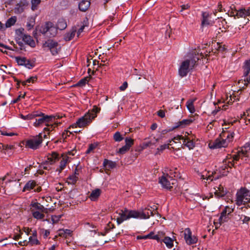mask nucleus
<instances>
[{
	"label": "nucleus",
	"instance_id": "obj_1",
	"mask_svg": "<svg viewBox=\"0 0 250 250\" xmlns=\"http://www.w3.org/2000/svg\"><path fill=\"white\" fill-rule=\"evenodd\" d=\"M197 53L198 56L199 54H200V56L202 57V58L204 57L202 52L200 53L199 51L198 52L196 51L194 53ZM199 60L200 58L196 55H195V56L192 58L185 60L181 63L180 66L178 71L179 75L182 77L187 76L189 71L197 65V62Z\"/></svg>",
	"mask_w": 250,
	"mask_h": 250
},
{
	"label": "nucleus",
	"instance_id": "obj_2",
	"mask_svg": "<svg viewBox=\"0 0 250 250\" xmlns=\"http://www.w3.org/2000/svg\"><path fill=\"white\" fill-rule=\"evenodd\" d=\"M139 213L134 210H129L126 208L117 210L114 213V219L116 220L118 225L131 218H136L139 216Z\"/></svg>",
	"mask_w": 250,
	"mask_h": 250
},
{
	"label": "nucleus",
	"instance_id": "obj_3",
	"mask_svg": "<svg viewBox=\"0 0 250 250\" xmlns=\"http://www.w3.org/2000/svg\"><path fill=\"white\" fill-rule=\"evenodd\" d=\"M101 110L100 108L96 105H94L92 109L85 114L83 116L78 119L76 122V125L79 127H83L89 125L95 117H97V114Z\"/></svg>",
	"mask_w": 250,
	"mask_h": 250
},
{
	"label": "nucleus",
	"instance_id": "obj_4",
	"mask_svg": "<svg viewBox=\"0 0 250 250\" xmlns=\"http://www.w3.org/2000/svg\"><path fill=\"white\" fill-rule=\"evenodd\" d=\"M37 114L40 115L37 116V117H39V118L36 119L35 122L34 123V125L36 127H38L43 124L48 125V123L52 122L53 119L55 118V117L53 116L46 115L42 112L39 113L37 112Z\"/></svg>",
	"mask_w": 250,
	"mask_h": 250
},
{
	"label": "nucleus",
	"instance_id": "obj_5",
	"mask_svg": "<svg viewBox=\"0 0 250 250\" xmlns=\"http://www.w3.org/2000/svg\"><path fill=\"white\" fill-rule=\"evenodd\" d=\"M157 207L156 206L153 207H149L142 208L141 211H137L139 213V216L137 218L141 219H147L150 216H153L156 213H158L156 210Z\"/></svg>",
	"mask_w": 250,
	"mask_h": 250
},
{
	"label": "nucleus",
	"instance_id": "obj_6",
	"mask_svg": "<svg viewBox=\"0 0 250 250\" xmlns=\"http://www.w3.org/2000/svg\"><path fill=\"white\" fill-rule=\"evenodd\" d=\"M44 48H47L50 51L53 55H56L61 50V47L58 42L52 40H48L43 44Z\"/></svg>",
	"mask_w": 250,
	"mask_h": 250
},
{
	"label": "nucleus",
	"instance_id": "obj_7",
	"mask_svg": "<svg viewBox=\"0 0 250 250\" xmlns=\"http://www.w3.org/2000/svg\"><path fill=\"white\" fill-rule=\"evenodd\" d=\"M42 142V133L34 137L33 138L27 140L26 142L25 146L28 148L37 149Z\"/></svg>",
	"mask_w": 250,
	"mask_h": 250
},
{
	"label": "nucleus",
	"instance_id": "obj_8",
	"mask_svg": "<svg viewBox=\"0 0 250 250\" xmlns=\"http://www.w3.org/2000/svg\"><path fill=\"white\" fill-rule=\"evenodd\" d=\"M175 182L176 180L173 179L168 174H166V175H163L159 178V183L163 187L170 190L172 188L171 185L175 184Z\"/></svg>",
	"mask_w": 250,
	"mask_h": 250
},
{
	"label": "nucleus",
	"instance_id": "obj_9",
	"mask_svg": "<svg viewBox=\"0 0 250 250\" xmlns=\"http://www.w3.org/2000/svg\"><path fill=\"white\" fill-rule=\"evenodd\" d=\"M23 31L24 29L22 28L19 29V30H17V33L19 36L22 39V40L24 42L31 47H34L35 45V42L32 39V38L30 36L24 34L23 33Z\"/></svg>",
	"mask_w": 250,
	"mask_h": 250
},
{
	"label": "nucleus",
	"instance_id": "obj_10",
	"mask_svg": "<svg viewBox=\"0 0 250 250\" xmlns=\"http://www.w3.org/2000/svg\"><path fill=\"white\" fill-rule=\"evenodd\" d=\"M236 196L241 197V198L244 200L243 205H247L250 202V198H247V196H250V192L245 188H241L237 192Z\"/></svg>",
	"mask_w": 250,
	"mask_h": 250
},
{
	"label": "nucleus",
	"instance_id": "obj_11",
	"mask_svg": "<svg viewBox=\"0 0 250 250\" xmlns=\"http://www.w3.org/2000/svg\"><path fill=\"white\" fill-rule=\"evenodd\" d=\"M236 196L241 197V198L244 200L243 205H247L250 202V198H247V196H250V192L245 188H241L237 192Z\"/></svg>",
	"mask_w": 250,
	"mask_h": 250
},
{
	"label": "nucleus",
	"instance_id": "obj_12",
	"mask_svg": "<svg viewBox=\"0 0 250 250\" xmlns=\"http://www.w3.org/2000/svg\"><path fill=\"white\" fill-rule=\"evenodd\" d=\"M233 211V209L227 206L224 208L220 216V225L222 223L227 222L229 219V215Z\"/></svg>",
	"mask_w": 250,
	"mask_h": 250
},
{
	"label": "nucleus",
	"instance_id": "obj_13",
	"mask_svg": "<svg viewBox=\"0 0 250 250\" xmlns=\"http://www.w3.org/2000/svg\"><path fill=\"white\" fill-rule=\"evenodd\" d=\"M184 238L186 243L188 245L195 244L197 241V238L192 236V233L189 228H186L184 232Z\"/></svg>",
	"mask_w": 250,
	"mask_h": 250
},
{
	"label": "nucleus",
	"instance_id": "obj_14",
	"mask_svg": "<svg viewBox=\"0 0 250 250\" xmlns=\"http://www.w3.org/2000/svg\"><path fill=\"white\" fill-rule=\"evenodd\" d=\"M163 235L162 232H158L157 235H154V233L153 231L150 232L149 234L146 235L141 236L139 235L137 236V239H152L156 240L158 242L160 241L161 237Z\"/></svg>",
	"mask_w": 250,
	"mask_h": 250
},
{
	"label": "nucleus",
	"instance_id": "obj_15",
	"mask_svg": "<svg viewBox=\"0 0 250 250\" xmlns=\"http://www.w3.org/2000/svg\"><path fill=\"white\" fill-rule=\"evenodd\" d=\"M220 199L225 200L227 202L231 201V193L226 189L224 190V188L220 185Z\"/></svg>",
	"mask_w": 250,
	"mask_h": 250
},
{
	"label": "nucleus",
	"instance_id": "obj_16",
	"mask_svg": "<svg viewBox=\"0 0 250 250\" xmlns=\"http://www.w3.org/2000/svg\"><path fill=\"white\" fill-rule=\"evenodd\" d=\"M233 133H227V138H220V148L225 147L228 146V144L232 140L233 138Z\"/></svg>",
	"mask_w": 250,
	"mask_h": 250
},
{
	"label": "nucleus",
	"instance_id": "obj_17",
	"mask_svg": "<svg viewBox=\"0 0 250 250\" xmlns=\"http://www.w3.org/2000/svg\"><path fill=\"white\" fill-rule=\"evenodd\" d=\"M235 16H236L237 18H245L246 17L250 16V7L247 10L245 8H241L239 10L235 9Z\"/></svg>",
	"mask_w": 250,
	"mask_h": 250
},
{
	"label": "nucleus",
	"instance_id": "obj_18",
	"mask_svg": "<svg viewBox=\"0 0 250 250\" xmlns=\"http://www.w3.org/2000/svg\"><path fill=\"white\" fill-rule=\"evenodd\" d=\"M30 206L33 208L31 209H34V210L41 211L42 213H48V209L44 208L42 205L38 202L32 203Z\"/></svg>",
	"mask_w": 250,
	"mask_h": 250
},
{
	"label": "nucleus",
	"instance_id": "obj_19",
	"mask_svg": "<svg viewBox=\"0 0 250 250\" xmlns=\"http://www.w3.org/2000/svg\"><path fill=\"white\" fill-rule=\"evenodd\" d=\"M90 2L89 0H82L79 4V9L82 12H85L89 7Z\"/></svg>",
	"mask_w": 250,
	"mask_h": 250
},
{
	"label": "nucleus",
	"instance_id": "obj_20",
	"mask_svg": "<svg viewBox=\"0 0 250 250\" xmlns=\"http://www.w3.org/2000/svg\"><path fill=\"white\" fill-rule=\"evenodd\" d=\"M47 160L48 163L53 165L59 160V154L56 152H53L48 155Z\"/></svg>",
	"mask_w": 250,
	"mask_h": 250
},
{
	"label": "nucleus",
	"instance_id": "obj_21",
	"mask_svg": "<svg viewBox=\"0 0 250 250\" xmlns=\"http://www.w3.org/2000/svg\"><path fill=\"white\" fill-rule=\"evenodd\" d=\"M183 145L187 146L189 149H192L194 147V144L192 140L188 137L184 138Z\"/></svg>",
	"mask_w": 250,
	"mask_h": 250
},
{
	"label": "nucleus",
	"instance_id": "obj_22",
	"mask_svg": "<svg viewBox=\"0 0 250 250\" xmlns=\"http://www.w3.org/2000/svg\"><path fill=\"white\" fill-rule=\"evenodd\" d=\"M36 186V183L34 180L29 181L24 186L22 191H29L33 189Z\"/></svg>",
	"mask_w": 250,
	"mask_h": 250
},
{
	"label": "nucleus",
	"instance_id": "obj_23",
	"mask_svg": "<svg viewBox=\"0 0 250 250\" xmlns=\"http://www.w3.org/2000/svg\"><path fill=\"white\" fill-rule=\"evenodd\" d=\"M52 26V22L48 21L46 22L44 25L41 26L40 31L42 34H47L48 35V31H49V28Z\"/></svg>",
	"mask_w": 250,
	"mask_h": 250
},
{
	"label": "nucleus",
	"instance_id": "obj_24",
	"mask_svg": "<svg viewBox=\"0 0 250 250\" xmlns=\"http://www.w3.org/2000/svg\"><path fill=\"white\" fill-rule=\"evenodd\" d=\"M247 150H242L239 151L237 154L234 155L233 156V160L238 161L240 158L242 159L243 157H247Z\"/></svg>",
	"mask_w": 250,
	"mask_h": 250
},
{
	"label": "nucleus",
	"instance_id": "obj_25",
	"mask_svg": "<svg viewBox=\"0 0 250 250\" xmlns=\"http://www.w3.org/2000/svg\"><path fill=\"white\" fill-rule=\"evenodd\" d=\"M101 193V189L99 188H96L92 191L90 195V198L92 201H95L98 199V198L100 196Z\"/></svg>",
	"mask_w": 250,
	"mask_h": 250
},
{
	"label": "nucleus",
	"instance_id": "obj_26",
	"mask_svg": "<svg viewBox=\"0 0 250 250\" xmlns=\"http://www.w3.org/2000/svg\"><path fill=\"white\" fill-rule=\"evenodd\" d=\"M243 68L244 69V76L246 77L250 72V59L245 62Z\"/></svg>",
	"mask_w": 250,
	"mask_h": 250
},
{
	"label": "nucleus",
	"instance_id": "obj_27",
	"mask_svg": "<svg viewBox=\"0 0 250 250\" xmlns=\"http://www.w3.org/2000/svg\"><path fill=\"white\" fill-rule=\"evenodd\" d=\"M67 27V23L65 20L63 19H59L57 24V28L60 30H64Z\"/></svg>",
	"mask_w": 250,
	"mask_h": 250
},
{
	"label": "nucleus",
	"instance_id": "obj_28",
	"mask_svg": "<svg viewBox=\"0 0 250 250\" xmlns=\"http://www.w3.org/2000/svg\"><path fill=\"white\" fill-rule=\"evenodd\" d=\"M208 147L211 149H217L219 148V138L215 140H210L208 143Z\"/></svg>",
	"mask_w": 250,
	"mask_h": 250
},
{
	"label": "nucleus",
	"instance_id": "obj_29",
	"mask_svg": "<svg viewBox=\"0 0 250 250\" xmlns=\"http://www.w3.org/2000/svg\"><path fill=\"white\" fill-rule=\"evenodd\" d=\"M193 121H194V119H193L192 118H190L189 119L183 120L182 121L179 122V125L177 126V127H178V126L185 127L186 125H190L191 123H192L193 122Z\"/></svg>",
	"mask_w": 250,
	"mask_h": 250
},
{
	"label": "nucleus",
	"instance_id": "obj_30",
	"mask_svg": "<svg viewBox=\"0 0 250 250\" xmlns=\"http://www.w3.org/2000/svg\"><path fill=\"white\" fill-rule=\"evenodd\" d=\"M116 163L107 159H104L103 162V166L104 167H108L109 168H113L116 167Z\"/></svg>",
	"mask_w": 250,
	"mask_h": 250
},
{
	"label": "nucleus",
	"instance_id": "obj_31",
	"mask_svg": "<svg viewBox=\"0 0 250 250\" xmlns=\"http://www.w3.org/2000/svg\"><path fill=\"white\" fill-rule=\"evenodd\" d=\"M209 17V15L208 13L204 12L202 13V26H204L206 25H208L209 22L208 21V19Z\"/></svg>",
	"mask_w": 250,
	"mask_h": 250
},
{
	"label": "nucleus",
	"instance_id": "obj_32",
	"mask_svg": "<svg viewBox=\"0 0 250 250\" xmlns=\"http://www.w3.org/2000/svg\"><path fill=\"white\" fill-rule=\"evenodd\" d=\"M76 29L72 30L70 32H68L64 35V40L65 41H69L71 40L75 36Z\"/></svg>",
	"mask_w": 250,
	"mask_h": 250
},
{
	"label": "nucleus",
	"instance_id": "obj_33",
	"mask_svg": "<svg viewBox=\"0 0 250 250\" xmlns=\"http://www.w3.org/2000/svg\"><path fill=\"white\" fill-rule=\"evenodd\" d=\"M31 211L33 217L37 219H42L44 217V215L41 211H36L34 209H31Z\"/></svg>",
	"mask_w": 250,
	"mask_h": 250
},
{
	"label": "nucleus",
	"instance_id": "obj_34",
	"mask_svg": "<svg viewBox=\"0 0 250 250\" xmlns=\"http://www.w3.org/2000/svg\"><path fill=\"white\" fill-rule=\"evenodd\" d=\"M163 241L166 245L167 247L169 249L173 246V241L169 237H165Z\"/></svg>",
	"mask_w": 250,
	"mask_h": 250
},
{
	"label": "nucleus",
	"instance_id": "obj_35",
	"mask_svg": "<svg viewBox=\"0 0 250 250\" xmlns=\"http://www.w3.org/2000/svg\"><path fill=\"white\" fill-rule=\"evenodd\" d=\"M39 115H40L37 114V112H36L32 114H29L26 116H24L22 114H21L20 116L21 118H22L23 120H31L37 117V116Z\"/></svg>",
	"mask_w": 250,
	"mask_h": 250
},
{
	"label": "nucleus",
	"instance_id": "obj_36",
	"mask_svg": "<svg viewBox=\"0 0 250 250\" xmlns=\"http://www.w3.org/2000/svg\"><path fill=\"white\" fill-rule=\"evenodd\" d=\"M62 159L60 162V167L64 168L68 163V157L67 155H62Z\"/></svg>",
	"mask_w": 250,
	"mask_h": 250
},
{
	"label": "nucleus",
	"instance_id": "obj_37",
	"mask_svg": "<svg viewBox=\"0 0 250 250\" xmlns=\"http://www.w3.org/2000/svg\"><path fill=\"white\" fill-rule=\"evenodd\" d=\"M58 28L54 26L53 23H52V26L49 28V31H48V34H49V36L50 37H54L57 34Z\"/></svg>",
	"mask_w": 250,
	"mask_h": 250
},
{
	"label": "nucleus",
	"instance_id": "obj_38",
	"mask_svg": "<svg viewBox=\"0 0 250 250\" xmlns=\"http://www.w3.org/2000/svg\"><path fill=\"white\" fill-rule=\"evenodd\" d=\"M187 106L188 110L190 113H193L195 111V109L193 104V101H188L187 102Z\"/></svg>",
	"mask_w": 250,
	"mask_h": 250
},
{
	"label": "nucleus",
	"instance_id": "obj_39",
	"mask_svg": "<svg viewBox=\"0 0 250 250\" xmlns=\"http://www.w3.org/2000/svg\"><path fill=\"white\" fill-rule=\"evenodd\" d=\"M16 22V17H12L9 18L6 22L5 26L6 27H10L13 25Z\"/></svg>",
	"mask_w": 250,
	"mask_h": 250
},
{
	"label": "nucleus",
	"instance_id": "obj_40",
	"mask_svg": "<svg viewBox=\"0 0 250 250\" xmlns=\"http://www.w3.org/2000/svg\"><path fill=\"white\" fill-rule=\"evenodd\" d=\"M41 0H31V9L35 11L38 9L39 5L41 3Z\"/></svg>",
	"mask_w": 250,
	"mask_h": 250
},
{
	"label": "nucleus",
	"instance_id": "obj_41",
	"mask_svg": "<svg viewBox=\"0 0 250 250\" xmlns=\"http://www.w3.org/2000/svg\"><path fill=\"white\" fill-rule=\"evenodd\" d=\"M89 77H86L79 81L76 84V86H83L88 82V79L91 78V75H89Z\"/></svg>",
	"mask_w": 250,
	"mask_h": 250
},
{
	"label": "nucleus",
	"instance_id": "obj_42",
	"mask_svg": "<svg viewBox=\"0 0 250 250\" xmlns=\"http://www.w3.org/2000/svg\"><path fill=\"white\" fill-rule=\"evenodd\" d=\"M15 60L19 65H24L26 61V59L25 57H16Z\"/></svg>",
	"mask_w": 250,
	"mask_h": 250
},
{
	"label": "nucleus",
	"instance_id": "obj_43",
	"mask_svg": "<svg viewBox=\"0 0 250 250\" xmlns=\"http://www.w3.org/2000/svg\"><path fill=\"white\" fill-rule=\"evenodd\" d=\"M68 180H69V181H68V184L74 185L78 181V176L76 175H71L69 176Z\"/></svg>",
	"mask_w": 250,
	"mask_h": 250
},
{
	"label": "nucleus",
	"instance_id": "obj_44",
	"mask_svg": "<svg viewBox=\"0 0 250 250\" xmlns=\"http://www.w3.org/2000/svg\"><path fill=\"white\" fill-rule=\"evenodd\" d=\"M28 244L30 243L31 245H39L40 242L37 239V238H34L32 236H30L29 238V241H27Z\"/></svg>",
	"mask_w": 250,
	"mask_h": 250
},
{
	"label": "nucleus",
	"instance_id": "obj_45",
	"mask_svg": "<svg viewBox=\"0 0 250 250\" xmlns=\"http://www.w3.org/2000/svg\"><path fill=\"white\" fill-rule=\"evenodd\" d=\"M125 146L130 148L134 144V140L130 138L126 137L125 139Z\"/></svg>",
	"mask_w": 250,
	"mask_h": 250
},
{
	"label": "nucleus",
	"instance_id": "obj_46",
	"mask_svg": "<svg viewBox=\"0 0 250 250\" xmlns=\"http://www.w3.org/2000/svg\"><path fill=\"white\" fill-rule=\"evenodd\" d=\"M113 139L116 142H121L124 139V138L122 137L119 132H116L114 134Z\"/></svg>",
	"mask_w": 250,
	"mask_h": 250
},
{
	"label": "nucleus",
	"instance_id": "obj_47",
	"mask_svg": "<svg viewBox=\"0 0 250 250\" xmlns=\"http://www.w3.org/2000/svg\"><path fill=\"white\" fill-rule=\"evenodd\" d=\"M170 145H172V144L168 143L167 144H164L163 145H161L159 147L157 148L158 152L156 153V154H158L159 153V152H162L164 150L166 149V148H168Z\"/></svg>",
	"mask_w": 250,
	"mask_h": 250
},
{
	"label": "nucleus",
	"instance_id": "obj_48",
	"mask_svg": "<svg viewBox=\"0 0 250 250\" xmlns=\"http://www.w3.org/2000/svg\"><path fill=\"white\" fill-rule=\"evenodd\" d=\"M24 66L28 69H31L35 66V64L30 60L26 59V61L24 64Z\"/></svg>",
	"mask_w": 250,
	"mask_h": 250
},
{
	"label": "nucleus",
	"instance_id": "obj_49",
	"mask_svg": "<svg viewBox=\"0 0 250 250\" xmlns=\"http://www.w3.org/2000/svg\"><path fill=\"white\" fill-rule=\"evenodd\" d=\"M129 149L130 148H129L127 146L125 145L119 149L118 153L121 154H124L126 152L128 151L129 150Z\"/></svg>",
	"mask_w": 250,
	"mask_h": 250
},
{
	"label": "nucleus",
	"instance_id": "obj_50",
	"mask_svg": "<svg viewBox=\"0 0 250 250\" xmlns=\"http://www.w3.org/2000/svg\"><path fill=\"white\" fill-rule=\"evenodd\" d=\"M185 137L182 135H177L176 137H174L171 140L169 141V143H171L172 142L176 143L177 141H180L181 140H184Z\"/></svg>",
	"mask_w": 250,
	"mask_h": 250
},
{
	"label": "nucleus",
	"instance_id": "obj_51",
	"mask_svg": "<svg viewBox=\"0 0 250 250\" xmlns=\"http://www.w3.org/2000/svg\"><path fill=\"white\" fill-rule=\"evenodd\" d=\"M46 125L48 127H45L44 128V132L45 131L50 132V131H52L53 130L54 127L56 126L57 125L56 124H55V125H53L52 124L49 125V123H48V125Z\"/></svg>",
	"mask_w": 250,
	"mask_h": 250
},
{
	"label": "nucleus",
	"instance_id": "obj_52",
	"mask_svg": "<svg viewBox=\"0 0 250 250\" xmlns=\"http://www.w3.org/2000/svg\"><path fill=\"white\" fill-rule=\"evenodd\" d=\"M98 146L97 144H91L89 146L88 149L86 150L87 154L89 153L91 151L94 149Z\"/></svg>",
	"mask_w": 250,
	"mask_h": 250
},
{
	"label": "nucleus",
	"instance_id": "obj_53",
	"mask_svg": "<svg viewBox=\"0 0 250 250\" xmlns=\"http://www.w3.org/2000/svg\"><path fill=\"white\" fill-rule=\"evenodd\" d=\"M35 21L32 19H31L29 22L27 23V27L28 30L31 29L34 25Z\"/></svg>",
	"mask_w": 250,
	"mask_h": 250
},
{
	"label": "nucleus",
	"instance_id": "obj_54",
	"mask_svg": "<svg viewBox=\"0 0 250 250\" xmlns=\"http://www.w3.org/2000/svg\"><path fill=\"white\" fill-rule=\"evenodd\" d=\"M13 147V146L8 145H4L3 144L0 143V149H11Z\"/></svg>",
	"mask_w": 250,
	"mask_h": 250
},
{
	"label": "nucleus",
	"instance_id": "obj_55",
	"mask_svg": "<svg viewBox=\"0 0 250 250\" xmlns=\"http://www.w3.org/2000/svg\"><path fill=\"white\" fill-rule=\"evenodd\" d=\"M244 200L241 198V197L236 196V204L238 206H240L244 203Z\"/></svg>",
	"mask_w": 250,
	"mask_h": 250
},
{
	"label": "nucleus",
	"instance_id": "obj_56",
	"mask_svg": "<svg viewBox=\"0 0 250 250\" xmlns=\"http://www.w3.org/2000/svg\"><path fill=\"white\" fill-rule=\"evenodd\" d=\"M213 174V173H212V175H209L208 176H205L204 175L201 174V179H207V180H209L210 181H212L213 180V178H212Z\"/></svg>",
	"mask_w": 250,
	"mask_h": 250
},
{
	"label": "nucleus",
	"instance_id": "obj_57",
	"mask_svg": "<svg viewBox=\"0 0 250 250\" xmlns=\"http://www.w3.org/2000/svg\"><path fill=\"white\" fill-rule=\"evenodd\" d=\"M37 80V76H32L30 77L28 79L26 80V82H28V83H34Z\"/></svg>",
	"mask_w": 250,
	"mask_h": 250
},
{
	"label": "nucleus",
	"instance_id": "obj_58",
	"mask_svg": "<svg viewBox=\"0 0 250 250\" xmlns=\"http://www.w3.org/2000/svg\"><path fill=\"white\" fill-rule=\"evenodd\" d=\"M47 164L48 161H46L45 162L42 164V165L40 166V168H42V169L45 170H49L50 167L46 166Z\"/></svg>",
	"mask_w": 250,
	"mask_h": 250
},
{
	"label": "nucleus",
	"instance_id": "obj_59",
	"mask_svg": "<svg viewBox=\"0 0 250 250\" xmlns=\"http://www.w3.org/2000/svg\"><path fill=\"white\" fill-rule=\"evenodd\" d=\"M229 133L228 131H226L224 130V128H222V132L221 134H220V138H227V133Z\"/></svg>",
	"mask_w": 250,
	"mask_h": 250
},
{
	"label": "nucleus",
	"instance_id": "obj_60",
	"mask_svg": "<svg viewBox=\"0 0 250 250\" xmlns=\"http://www.w3.org/2000/svg\"><path fill=\"white\" fill-rule=\"evenodd\" d=\"M229 163V162H227V160H226L225 158H224V157H223V163L224 165V166H222V169L223 170H225V168H227L228 167H229L228 165V164Z\"/></svg>",
	"mask_w": 250,
	"mask_h": 250
},
{
	"label": "nucleus",
	"instance_id": "obj_61",
	"mask_svg": "<svg viewBox=\"0 0 250 250\" xmlns=\"http://www.w3.org/2000/svg\"><path fill=\"white\" fill-rule=\"evenodd\" d=\"M61 218V216H52V221L53 224L56 223L60 220Z\"/></svg>",
	"mask_w": 250,
	"mask_h": 250
},
{
	"label": "nucleus",
	"instance_id": "obj_62",
	"mask_svg": "<svg viewBox=\"0 0 250 250\" xmlns=\"http://www.w3.org/2000/svg\"><path fill=\"white\" fill-rule=\"evenodd\" d=\"M157 115L161 118H164L165 117V112L163 110H159L157 112Z\"/></svg>",
	"mask_w": 250,
	"mask_h": 250
},
{
	"label": "nucleus",
	"instance_id": "obj_63",
	"mask_svg": "<svg viewBox=\"0 0 250 250\" xmlns=\"http://www.w3.org/2000/svg\"><path fill=\"white\" fill-rule=\"evenodd\" d=\"M128 84L126 82H124L123 84L120 87V89L121 91H124L127 87Z\"/></svg>",
	"mask_w": 250,
	"mask_h": 250
},
{
	"label": "nucleus",
	"instance_id": "obj_64",
	"mask_svg": "<svg viewBox=\"0 0 250 250\" xmlns=\"http://www.w3.org/2000/svg\"><path fill=\"white\" fill-rule=\"evenodd\" d=\"M155 143H152L151 141H149L147 142H145L143 143V147L144 148L147 147L148 146H150L154 144Z\"/></svg>",
	"mask_w": 250,
	"mask_h": 250
}]
</instances>
